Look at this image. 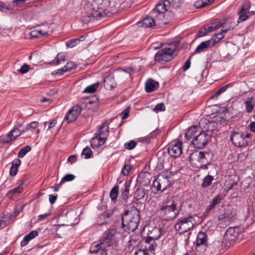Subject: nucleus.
I'll return each instance as SVG.
<instances>
[{"instance_id": "48", "label": "nucleus", "mask_w": 255, "mask_h": 255, "mask_svg": "<svg viewBox=\"0 0 255 255\" xmlns=\"http://www.w3.org/2000/svg\"><path fill=\"white\" fill-rule=\"evenodd\" d=\"M135 195L137 199H143L145 195V190L143 189H138L136 191Z\"/></svg>"}, {"instance_id": "51", "label": "nucleus", "mask_w": 255, "mask_h": 255, "mask_svg": "<svg viewBox=\"0 0 255 255\" xmlns=\"http://www.w3.org/2000/svg\"><path fill=\"white\" fill-rule=\"evenodd\" d=\"M38 235V232L36 230L31 231L28 234L25 235L23 239H33Z\"/></svg>"}, {"instance_id": "28", "label": "nucleus", "mask_w": 255, "mask_h": 255, "mask_svg": "<svg viewBox=\"0 0 255 255\" xmlns=\"http://www.w3.org/2000/svg\"><path fill=\"white\" fill-rule=\"evenodd\" d=\"M158 84L152 80H148L145 83V91L150 93L158 88Z\"/></svg>"}, {"instance_id": "3", "label": "nucleus", "mask_w": 255, "mask_h": 255, "mask_svg": "<svg viewBox=\"0 0 255 255\" xmlns=\"http://www.w3.org/2000/svg\"><path fill=\"white\" fill-rule=\"evenodd\" d=\"M122 227L126 231H134L137 229L140 221L139 210L134 208L130 211H126L122 216Z\"/></svg>"}, {"instance_id": "8", "label": "nucleus", "mask_w": 255, "mask_h": 255, "mask_svg": "<svg viewBox=\"0 0 255 255\" xmlns=\"http://www.w3.org/2000/svg\"><path fill=\"white\" fill-rule=\"evenodd\" d=\"M251 136V134L249 133L245 134L237 131H233L230 136V139L235 145L245 147L248 145Z\"/></svg>"}, {"instance_id": "12", "label": "nucleus", "mask_w": 255, "mask_h": 255, "mask_svg": "<svg viewBox=\"0 0 255 255\" xmlns=\"http://www.w3.org/2000/svg\"><path fill=\"white\" fill-rule=\"evenodd\" d=\"M170 4L169 0H165L162 2L157 3L152 10L151 14L153 17H157L160 21L164 17L163 14L167 10V6Z\"/></svg>"}, {"instance_id": "11", "label": "nucleus", "mask_w": 255, "mask_h": 255, "mask_svg": "<svg viewBox=\"0 0 255 255\" xmlns=\"http://www.w3.org/2000/svg\"><path fill=\"white\" fill-rule=\"evenodd\" d=\"M210 139V135L202 130L198 135H196L191 142L195 147L201 149L206 146Z\"/></svg>"}, {"instance_id": "4", "label": "nucleus", "mask_w": 255, "mask_h": 255, "mask_svg": "<svg viewBox=\"0 0 255 255\" xmlns=\"http://www.w3.org/2000/svg\"><path fill=\"white\" fill-rule=\"evenodd\" d=\"M209 153L207 151L195 152L190 154L189 161L192 166L199 168L207 169L206 163Z\"/></svg>"}, {"instance_id": "41", "label": "nucleus", "mask_w": 255, "mask_h": 255, "mask_svg": "<svg viewBox=\"0 0 255 255\" xmlns=\"http://www.w3.org/2000/svg\"><path fill=\"white\" fill-rule=\"evenodd\" d=\"M31 147L27 145L21 148L18 153V157L19 158L23 157L26 154L31 150Z\"/></svg>"}, {"instance_id": "1", "label": "nucleus", "mask_w": 255, "mask_h": 255, "mask_svg": "<svg viewBox=\"0 0 255 255\" xmlns=\"http://www.w3.org/2000/svg\"><path fill=\"white\" fill-rule=\"evenodd\" d=\"M157 213L159 218L166 221L174 219L179 214L177 204L172 197H168L158 205Z\"/></svg>"}, {"instance_id": "42", "label": "nucleus", "mask_w": 255, "mask_h": 255, "mask_svg": "<svg viewBox=\"0 0 255 255\" xmlns=\"http://www.w3.org/2000/svg\"><path fill=\"white\" fill-rule=\"evenodd\" d=\"M209 3H210V0H206L204 1H203L202 0H197L195 2L194 5L196 8H200L208 5Z\"/></svg>"}, {"instance_id": "54", "label": "nucleus", "mask_w": 255, "mask_h": 255, "mask_svg": "<svg viewBox=\"0 0 255 255\" xmlns=\"http://www.w3.org/2000/svg\"><path fill=\"white\" fill-rule=\"evenodd\" d=\"M221 200H222V198H221V196L219 195H218L212 199V200L211 201L210 203L212 205H213L214 207H215V206H216L217 205L219 204L220 203Z\"/></svg>"}, {"instance_id": "30", "label": "nucleus", "mask_w": 255, "mask_h": 255, "mask_svg": "<svg viewBox=\"0 0 255 255\" xmlns=\"http://www.w3.org/2000/svg\"><path fill=\"white\" fill-rule=\"evenodd\" d=\"M118 233L117 230L113 228H110L104 232L103 239H113L117 237Z\"/></svg>"}, {"instance_id": "44", "label": "nucleus", "mask_w": 255, "mask_h": 255, "mask_svg": "<svg viewBox=\"0 0 255 255\" xmlns=\"http://www.w3.org/2000/svg\"><path fill=\"white\" fill-rule=\"evenodd\" d=\"M11 139L10 137L8 136V134L5 135H2L0 136V144H4L6 143H9L10 141H11Z\"/></svg>"}, {"instance_id": "40", "label": "nucleus", "mask_w": 255, "mask_h": 255, "mask_svg": "<svg viewBox=\"0 0 255 255\" xmlns=\"http://www.w3.org/2000/svg\"><path fill=\"white\" fill-rule=\"evenodd\" d=\"M93 152L90 147L86 146L83 149L82 155L84 156L85 159L90 158Z\"/></svg>"}, {"instance_id": "29", "label": "nucleus", "mask_w": 255, "mask_h": 255, "mask_svg": "<svg viewBox=\"0 0 255 255\" xmlns=\"http://www.w3.org/2000/svg\"><path fill=\"white\" fill-rule=\"evenodd\" d=\"M245 105L246 112L248 113H250L252 112L255 106V100L252 97L249 98L245 102Z\"/></svg>"}, {"instance_id": "37", "label": "nucleus", "mask_w": 255, "mask_h": 255, "mask_svg": "<svg viewBox=\"0 0 255 255\" xmlns=\"http://www.w3.org/2000/svg\"><path fill=\"white\" fill-rule=\"evenodd\" d=\"M98 85H99L98 83L97 84H94L91 85H90V86L87 87L84 89V90L83 91V93H89V94L93 93L96 91V90L98 87Z\"/></svg>"}, {"instance_id": "33", "label": "nucleus", "mask_w": 255, "mask_h": 255, "mask_svg": "<svg viewBox=\"0 0 255 255\" xmlns=\"http://www.w3.org/2000/svg\"><path fill=\"white\" fill-rule=\"evenodd\" d=\"M66 55L64 52L59 53L52 62L56 65L60 64L61 61H66Z\"/></svg>"}, {"instance_id": "18", "label": "nucleus", "mask_w": 255, "mask_h": 255, "mask_svg": "<svg viewBox=\"0 0 255 255\" xmlns=\"http://www.w3.org/2000/svg\"><path fill=\"white\" fill-rule=\"evenodd\" d=\"M103 242H95L91 246L90 251L92 253H97L100 249H104L110 246V241L111 240H103Z\"/></svg>"}, {"instance_id": "36", "label": "nucleus", "mask_w": 255, "mask_h": 255, "mask_svg": "<svg viewBox=\"0 0 255 255\" xmlns=\"http://www.w3.org/2000/svg\"><path fill=\"white\" fill-rule=\"evenodd\" d=\"M119 187L118 185H115L111 189L110 196L112 200H116L119 194Z\"/></svg>"}, {"instance_id": "60", "label": "nucleus", "mask_w": 255, "mask_h": 255, "mask_svg": "<svg viewBox=\"0 0 255 255\" xmlns=\"http://www.w3.org/2000/svg\"><path fill=\"white\" fill-rule=\"evenodd\" d=\"M29 66L26 64H24L22 65L19 71L21 74H25L29 71Z\"/></svg>"}, {"instance_id": "23", "label": "nucleus", "mask_w": 255, "mask_h": 255, "mask_svg": "<svg viewBox=\"0 0 255 255\" xmlns=\"http://www.w3.org/2000/svg\"><path fill=\"white\" fill-rule=\"evenodd\" d=\"M113 213L110 212H105L99 215L97 218V222L98 225H102L110 222V217Z\"/></svg>"}, {"instance_id": "24", "label": "nucleus", "mask_w": 255, "mask_h": 255, "mask_svg": "<svg viewBox=\"0 0 255 255\" xmlns=\"http://www.w3.org/2000/svg\"><path fill=\"white\" fill-rule=\"evenodd\" d=\"M106 140L107 138L102 137L95 134V136L91 139V145L93 148H98L104 145Z\"/></svg>"}, {"instance_id": "61", "label": "nucleus", "mask_w": 255, "mask_h": 255, "mask_svg": "<svg viewBox=\"0 0 255 255\" xmlns=\"http://www.w3.org/2000/svg\"><path fill=\"white\" fill-rule=\"evenodd\" d=\"M129 107L126 108L124 111L121 113L122 119L124 120L127 119L129 115Z\"/></svg>"}, {"instance_id": "27", "label": "nucleus", "mask_w": 255, "mask_h": 255, "mask_svg": "<svg viewBox=\"0 0 255 255\" xmlns=\"http://www.w3.org/2000/svg\"><path fill=\"white\" fill-rule=\"evenodd\" d=\"M95 134L102 137L107 138L109 134V127L106 124L103 123L99 127L98 132Z\"/></svg>"}, {"instance_id": "21", "label": "nucleus", "mask_w": 255, "mask_h": 255, "mask_svg": "<svg viewBox=\"0 0 255 255\" xmlns=\"http://www.w3.org/2000/svg\"><path fill=\"white\" fill-rule=\"evenodd\" d=\"M250 5L248 2H245L241 9L238 12L239 17L238 20V23L246 20L248 19L249 15L247 14L248 10L249 9Z\"/></svg>"}, {"instance_id": "45", "label": "nucleus", "mask_w": 255, "mask_h": 255, "mask_svg": "<svg viewBox=\"0 0 255 255\" xmlns=\"http://www.w3.org/2000/svg\"><path fill=\"white\" fill-rule=\"evenodd\" d=\"M75 178V176L71 174H67L65 175L61 179V184H63L65 182L71 181L73 180Z\"/></svg>"}, {"instance_id": "58", "label": "nucleus", "mask_w": 255, "mask_h": 255, "mask_svg": "<svg viewBox=\"0 0 255 255\" xmlns=\"http://www.w3.org/2000/svg\"><path fill=\"white\" fill-rule=\"evenodd\" d=\"M208 32L206 27L204 26V27L201 28L200 30L198 32V37H202L205 36Z\"/></svg>"}, {"instance_id": "38", "label": "nucleus", "mask_w": 255, "mask_h": 255, "mask_svg": "<svg viewBox=\"0 0 255 255\" xmlns=\"http://www.w3.org/2000/svg\"><path fill=\"white\" fill-rule=\"evenodd\" d=\"M129 190V184L126 182L124 184V188L122 189L123 198L125 200H126L128 198Z\"/></svg>"}, {"instance_id": "46", "label": "nucleus", "mask_w": 255, "mask_h": 255, "mask_svg": "<svg viewBox=\"0 0 255 255\" xmlns=\"http://www.w3.org/2000/svg\"><path fill=\"white\" fill-rule=\"evenodd\" d=\"M137 143L133 140H130L128 142L124 144V147L127 149H132L136 145Z\"/></svg>"}, {"instance_id": "16", "label": "nucleus", "mask_w": 255, "mask_h": 255, "mask_svg": "<svg viewBox=\"0 0 255 255\" xmlns=\"http://www.w3.org/2000/svg\"><path fill=\"white\" fill-rule=\"evenodd\" d=\"M242 234L240 233V228L238 227H230L224 235L225 239H237L242 238Z\"/></svg>"}, {"instance_id": "43", "label": "nucleus", "mask_w": 255, "mask_h": 255, "mask_svg": "<svg viewBox=\"0 0 255 255\" xmlns=\"http://www.w3.org/2000/svg\"><path fill=\"white\" fill-rule=\"evenodd\" d=\"M228 87H229V85H228L221 87L217 91H216V92L215 93L214 95H212L211 97V99H214L215 98L218 97L221 94L225 92Z\"/></svg>"}, {"instance_id": "31", "label": "nucleus", "mask_w": 255, "mask_h": 255, "mask_svg": "<svg viewBox=\"0 0 255 255\" xmlns=\"http://www.w3.org/2000/svg\"><path fill=\"white\" fill-rule=\"evenodd\" d=\"M12 215L5 214L0 217V229L5 227L11 220Z\"/></svg>"}, {"instance_id": "32", "label": "nucleus", "mask_w": 255, "mask_h": 255, "mask_svg": "<svg viewBox=\"0 0 255 255\" xmlns=\"http://www.w3.org/2000/svg\"><path fill=\"white\" fill-rule=\"evenodd\" d=\"M220 23H222V26H221L222 27V32L224 33H226L228 30L233 29L237 25L234 21L229 22L226 23L220 22Z\"/></svg>"}, {"instance_id": "25", "label": "nucleus", "mask_w": 255, "mask_h": 255, "mask_svg": "<svg viewBox=\"0 0 255 255\" xmlns=\"http://www.w3.org/2000/svg\"><path fill=\"white\" fill-rule=\"evenodd\" d=\"M104 85L106 89L110 90L115 88L117 85L113 75H109L104 80Z\"/></svg>"}, {"instance_id": "5", "label": "nucleus", "mask_w": 255, "mask_h": 255, "mask_svg": "<svg viewBox=\"0 0 255 255\" xmlns=\"http://www.w3.org/2000/svg\"><path fill=\"white\" fill-rule=\"evenodd\" d=\"M199 222V218L197 216H189L188 217L184 218L176 223L174 228L180 234L184 233L192 229L195 225Z\"/></svg>"}, {"instance_id": "39", "label": "nucleus", "mask_w": 255, "mask_h": 255, "mask_svg": "<svg viewBox=\"0 0 255 255\" xmlns=\"http://www.w3.org/2000/svg\"><path fill=\"white\" fill-rule=\"evenodd\" d=\"M205 26L206 27L208 32H211L216 28L221 27V26H222V23H220V22L218 21L217 23H212L211 25H207Z\"/></svg>"}, {"instance_id": "15", "label": "nucleus", "mask_w": 255, "mask_h": 255, "mask_svg": "<svg viewBox=\"0 0 255 255\" xmlns=\"http://www.w3.org/2000/svg\"><path fill=\"white\" fill-rule=\"evenodd\" d=\"M81 110L82 108L80 106L76 105L74 106L72 109L68 111L65 117V120L68 123H71L76 121L80 114Z\"/></svg>"}, {"instance_id": "47", "label": "nucleus", "mask_w": 255, "mask_h": 255, "mask_svg": "<svg viewBox=\"0 0 255 255\" xmlns=\"http://www.w3.org/2000/svg\"><path fill=\"white\" fill-rule=\"evenodd\" d=\"M153 111L155 113L163 112L165 110V107L163 103H160L157 104L153 109Z\"/></svg>"}, {"instance_id": "17", "label": "nucleus", "mask_w": 255, "mask_h": 255, "mask_svg": "<svg viewBox=\"0 0 255 255\" xmlns=\"http://www.w3.org/2000/svg\"><path fill=\"white\" fill-rule=\"evenodd\" d=\"M39 123L37 122H32L27 124L24 128V133H27V137H31L33 133L38 134L40 132V129L38 128Z\"/></svg>"}, {"instance_id": "26", "label": "nucleus", "mask_w": 255, "mask_h": 255, "mask_svg": "<svg viewBox=\"0 0 255 255\" xmlns=\"http://www.w3.org/2000/svg\"><path fill=\"white\" fill-rule=\"evenodd\" d=\"M195 249L197 252H204L207 247V240H196L194 243Z\"/></svg>"}, {"instance_id": "63", "label": "nucleus", "mask_w": 255, "mask_h": 255, "mask_svg": "<svg viewBox=\"0 0 255 255\" xmlns=\"http://www.w3.org/2000/svg\"><path fill=\"white\" fill-rule=\"evenodd\" d=\"M20 163H21L20 160L18 158H15L12 162L11 166L18 169V167L20 165Z\"/></svg>"}, {"instance_id": "10", "label": "nucleus", "mask_w": 255, "mask_h": 255, "mask_svg": "<svg viewBox=\"0 0 255 255\" xmlns=\"http://www.w3.org/2000/svg\"><path fill=\"white\" fill-rule=\"evenodd\" d=\"M174 49L168 46H165L160 49L155 55V60L160 63H164L172 59Z\"/></svg>"}, {"instance_id": "50", "label": "nucleus", "mask_w": 255, "mask_h": 255, "mask_svg": "<svg viewBox=\"0 0 255 255\" xmlns=\"http://www.w3.org/2000/svg\"><path fill=\"white\" fill-rule=\"evenodd\" d=\"M152 186L157 191H162L161 178L158 180L155 179L153 182Z\"/></svg>"}, {"instance_id": "2", "label": "nucleus", "mask_w": 255, "mask_h": 255, "mask_svg": "<svg viewBox=\"0 0 255 255\" xmlns=\"http://www.w3.org/2000/svg\"><path fill=\"white\" fill-rule=\"evenodd\" d=\"M111 4L109 0H96L91 4L87 11L88 16L96 19L106 16Z\"/></svg>"}, {"instance_id": "7", "label": "nucleus", "mask_w": 255, "mask_h": 255, "mask_svg": "<svg viewBox=\"0 0 255 255\" xmlns=\"http://www.w3.org/2000/svg\"><path fill=\"white\" fill-rule=\"evenodd\" d=\"M155 247L154 240H142L137 247L134 255H154Z\"/></svg>"}, {"instance_id": "55", "label": "nucleus", "mask_w": 255, "mask_h": 255, "mask_svg": "<svg viewBox=\"0 0 255 255\" xmlns=\"http://www.w3.org/2000/svg\"><path fill=\"white\" fill-rule=\"evenodd\" d=\"M131 169V166L128 164H125L122 169V173L124 176H127Z\"/></svg>"}, {"instance_id": "49", "label": "nucleus", "mask_w": 255, "mask_h": 255, "mask_svg": "<svg viewBox=\"0 0 255 255\" xmlns=\"http://www.w3.org/2000/svg\"><path fill=\"white\" fill-rule=\"evenodd\" d=\"M164 231L160 228H156L153 231V233H157V235L154 237H149L147 239H158L160 238L162 234H163Z\"/></svg>"}, {"instance_id": "19", "label": "nucleus", "mask_w": 255, "mask_h": 255, "mask_svg": "<svg viewBox=\"0 0 255 255\" xmlns=\"http://www.w3.org/2000/svg\"><path fill=\"white\" fill-rule=\"evenodd\" d=\"M216 43V40H213L212 39L203 41L197 47L194 53L197 54L205 51L208 48L213 46Z\"/></svg>"}, {"instance_id": "13", "label": "nucleus", "mask_w": 255, "mask_h": 255, "mask_svg": "<svg viewBox=\"0 0 255 255\" xmlns=\"http://www.w3.org/2000/svg\"><path fill=\"white\" fill-rule=\"evenodd\" d=\"M182 142L177 141L171 143L168 147V152L171 156L179 157L182 152Z\"/></svg>"}, {"instance_id": "59", "label": "nucleus", "mask_w": 255, "mask_h": 255, "mask_svg": "<svg viewBox=\"0 0 255 255\" xmlns=\"http://www.w3.org/2000/svg\"><path fill=\"white\" fill-rule=\"evenodd\" d=\"M214 207H215L213 205H212L211 203H210V204L207 207V208L205 210V211L204 213V216L205 217L208 216L210 211L212 210V209H213L214 208Z\"/></svg>"}, {"instance_id": "62", "label": "nucleus", "mask_w": 255, "mask_h": 255, "mask_svg": "<svg viewBox=\"0 0 255 255\" xmlns=\"http://www.w3.org/2000/svg\"><path fill=\"white\" fill-rule=\"evenodd\" d=\"M12 190L16 195V194H18L22 192L23 191V187L21 185H19L18 186L13 189Z\"/></svg>"}, {"instance_id": "57", "label": "nucleus", "mask_w": 255, "mask_h": 255, "mask_svg": "<svg viewBox=\"0 0 255 255\" xmlns=\"http://www.w3.org/2000/svg\"><path fill=\"white\" fill-rule=\"evenodd\" d=\"M232 241H233V243L234 242V240H221V241L219 240L218 242L219 244L221 243V245L224 244L225 247H230L231 245V242H232Z\"/></svg>"}, {"instance_id": "53", "label": "nucleus", "mask_w": 255, "mask_h": 255, "mask_svg": "<svg viewBox=\"0 0 255 255\" xmlns=\"http://www.w3.org/2000/svg\"><path fill=\"white\" fill-rule=\"evenodd\" d=\"M64 67H65V70L69 71L73 69L76 68V65L73 62H68Z\"/></svg>"}, {"instance_id": "56", "label": "nucleus", "mask_w": 255, "mask_h": 255, "mask_svg": "<svg viewBox=\"0 0 255 255\" xmlns=\"http://www.w3.org/2000/svg\"><path fill=\"white\" fill-rule=\"evenodd\" d=\"M184 0H171L170 2L174 7L177 8L180 6V4L183 2Z\"/></svg>"}, {"instance_id": "64", "label": "nucleus", "mask_w": 255, "mask_h": 255, "mask_svg": "<svg viewBox=\"0 0 255 255\" xmlns=\"http://www.w3.org/2000/svg\"><path fill=\"white\" fill-rule=\"evenodd\" d=\"M20 163H21L20 160L18 158H15L12 162L11 166L18 169V167L20 165Z\"/></svg>"}, {"instance_id": "22", "label": "nucleus", "mask_w": 255, "mask_h": 255, "mask_svg": "<svg viewBox=\"0 0 255 255\" xmlns=\"http://www.w3.org/2000/svg\"><path fill=\"white\" fill-rule=\"evenodd\" d=\"M49 26L48 24L44 25L40 29L33 30L30 32V36L33 38H38L43 36L45 35H47L48 33V29Z\"/></svg>"}, {"instance_id": "9", "label": "nucleus", "mask_w": 255, "mask_h": 255, "mask_svg": "<svg viewBox=\"0 0 255 255\" xmlns=\"http://www.w3.org/2000/svg\"><path fill=\"white\" fill-rule=\"evenodd\" d=\"M236 216V210L231 206L228 205L225 208L224 213L218 216L219 223L229 225L231 222L235 220Z\"/></svg>"}, {"instance_id": "14", "label": "nucleus", "mask_w": 255, "mask_h": 255, "mask_svg": "<svg viewBox=\"0 0 255 255\" xmlns=\"http://www.w3.org/2000/svg\"><path fill=\"white\" fill-rule=\"evenodd\" d=\"M142 25L145 27H153L165 24L167 22L164 21H160L157 17L153 18L147 16L142 20Z\"/></svg>"}, {"instance_id": "20", "label": "nucleus", "mask_w": 255, "mask_h": 255, "mask_svg": "<svg viewBox=\"0 0 255 255\" xmlns=\"http://www.w3.org/2000/svg\"><path fill=\"white\" fill-rule=\"evenodd\" d=\"M21 124L16 125L14 126L12 130L8 133V136L10 137L12 141L14 140L17 137L24 133V129H21Z\"/></svg>"}, {"instance_id": "35", "label": "nucleus", "mask_w": 255, "mask_h": 255, "mask_svg": "<svg viewBox=\"0 0 255 255\" xmlns=\"http://www.w3.org/2000/svg\"><path fill=\"white\" fill-rule=\"evenodd\" d=\"M162 191L165 190L171 185V181L169 177H162L161 178Z\"/></svg>"}, {"instance_id": "52", "label": "nucleus", "mask_w": 255, "mask_h": 255, "mask_svg": "<svg viewBox=\"0 0 255 255\" xmlns=\"http://www.w3.org/2000/svg\"><path fill=\"white\" fill-rule=\"evenodd\" d=\"M80 41L79 38H75L68 40L66 43V45L69 47H73L75 46L78 42Z\"/></svg>"}, {"instance_id": "6", "label": "nucleus", "mask_w": 255, "mask_h": 255, "mask_svg": "<svg viewBox=\"0 0 255 255\" xmlns=\"http://www.w3.org/2000/svg\"><path fill=\"white\" fill-rule=\"evenodd\" d=\"M202 123H205L207 125V129L209 130H213V129H210V128L211 127H215L217 124L214 122H209L206 119L201 120L199 122V126H201ZM201 128L198 126H194L189 128L187 131L185 133V137L187 140H193L196 135H198V134L202 131Z\"/></svg>"}, {"instance_id": "34", "label": "nucleus", "mask_w": 255, "mask_h": 255, "mask_svg": "<svg viewBox=\"0 0 255 255\" xmlns=\"http://www.w3.org/2000/svg\"><path fill=\"white\" fill-rule=\"evenodd\" d=\"M214 180V178L212 176L210 175H208L205 176L203 180V182L201 185L202 188L207 187L211 185L212 181Z\"/></svg>"}]
</instances>
